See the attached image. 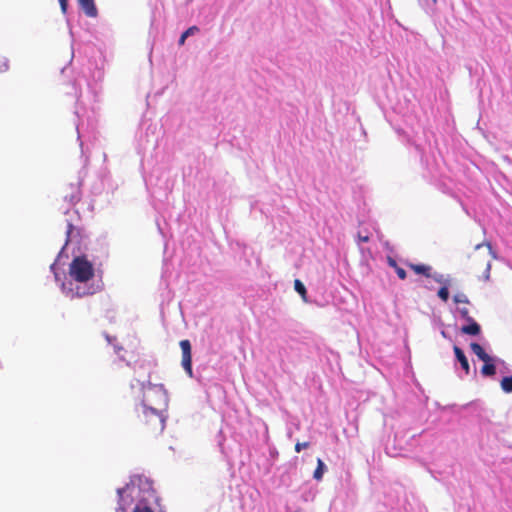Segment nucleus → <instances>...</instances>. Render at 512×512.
<instances>
[{
    "instance_id": "7",
    "label": "nucleus",
    "mask_w": 512,
    "mask_h": 512,
    "mask_svg": "<svg viewBox=\"0 0 512 512\" xmlns=\"http://www.w3.org/2000/svg\"><path fill=\"white\" fill-rule=\"evenodd\" d=\"M453 351L455 354L456 359L460 362V365L462 369L465 371V374L468 375L470 373V366L467 357L465 356L463 350L458 347L454 346Z\"/></svg>"
},
{
    "instance_id": "4",
    "label": "nucleus",
    "mask_w": 512,
    "mask_h": 512,
    "mask_svg": "<svg viewBox=\"0 0 512 512\" xmlns=\"http://www.w3.org/2000/svg\"><path fill=\"white\" fill-rule=\"evenodd\" d=\"M179 345H180V348L182 351V361H181L182 367L184 368V370L186 371L188 376L192 377L193 371H192L191 343L189 340L185 339V340H181Z\"/></svg>"
},
{
    "instance_id": "22",
    "label": "nucleus",
    "mask_w": 512,
    "mask_h": 512,
    "mask_svg": "<svg viewBox=\"0 0 512 512\" xmlns=\"http://www.w3.org/2000/svg\"><path fill=\"white\" fill-rule=\"evenodd\" d=\"M133 512H153V510L148 506H136Z\"/></svg>"
},
{
    "instance_id": "21",
    "label": "nucleus",
    "mask_w": 512,
    "mask_h": 512,
    "mask_svg": "<svg viewBox=\"0 0 512 512\" xmlns=\"http://www.w3.org/2000/svg\"><path fill=\"white\" fill-rule=\"evenodd\" d=\"M357 238L358 242H368L370 240V235L368 233L363 235L362 233L359 232Z\"/></svg>"
},
{
    "instance_id": "18",
    "label": "nucleus",
    "mask_w": 512,
    "mask_h": 512,
    "mask_svg": "<svg viewBox=\"0 0 512 512\" xmlns=\"http://www.w3.org/2000/svg\"><path fill=\"white\" fill-rule=\"evenodd\" d=\"M430 278H433L438 283L447 285V280L444 278L442 274L432 273V276Z\"/></svg>"
},
{
    "instance_id": "19",
    "label": "nucleus",
    "mask_w": 512,
    "mask_h": 512,
    "mask_svg": "<svg viewBox=\"0 0 512 512\" xmlns=\"http://www.w3.org/2000/svg\"><path fill=\"white\" fill-rule=\"evenodd\" d=\"M309 446H310V443H309V442H302V443L297 442V443L295 444V451H296V452H300L301 450L306 449V448H308Z\"/></svg>"
},
{
    "instance_id": "15",
    "label": "nucleus",
    "mask_w": 512,
    "mask_h": 512,
    "mask_svg": "<svg viewBox=\"0 0 512 512\" xmlns=\"http://www.w3.org/2000/svg\"><path fill=\"white\" fill-rule=\"evenodd\" d=\"M453 301L455 304H460V303L469 304L470 303L468 297L464 293H458V294L454 295Z\"/></svg>"
},
{
    "instance_id": "5",
    "label": "nucleus",
    "mask_w": 512,
    "mask_h": 512,
    "mask_svg": "<svg viewBox=\"0 0 512 512\" xmlns=\"http://www.w3.org/2000/svg\"><path fill=\"white\" fill-rule=\"evenodd\" d=\"M85 15L94 18L98 15L94 0H77Z\"/></svg>"
},
{
    "instance_id": "23",
    "label": "nucleus",
    "mask_w": 512,
    "mask_h": 512,
    "mask_svg": "<svg viewBox=\"0 0 512 512\" xmlns=\"http://www.w3.org/2000/svg\"><path fill=\"white\" fill-rule=\"evenodd\" d=\"M59 3H60L62 12L65 13L67 11L68 0H59Z\"/></svg>"
},
{
    "instance_id": "25",
    "label": "nucleus",
    "mask_w": 512,
    "mask_h": 512,
    "mask_svg": "<svg viewBox=\"0 0 512 512\" xmlns=\"http://www.w3.org/2000/svg\"><path fill=\"white\" fill-rule=\"evenodd\" d=\"M154 387H155V385L152 384L149 380L147 381V383H143L142 384V388L143 389H146V388L151 389V388H154Z\"/></svg>"
},
{
    "instance_id": "20",
    "label": "nucleus",
    "mask_w": 512,
    "mask_h": 512,
    "mask_svg": "<svg viewBox=\"0 0 512 512\" xmlns=\"http://www.w3.org/2000/svg\"><path fill=\"white\" fill-rule=\"evenodd\" d=\"M395 272H396L397 276H398L401 280L406 279L407 274H406V271H405L403 268H401V267H399V266H398V267H396Z\"/></svg>"
},
{
    "instance_id": "14",
    "label": "nucleus",
    "mask_w": 512,
    "mask_h": 512,
    "mask_svg": "<svg viewBox=\"0 0 512 512\" xmlns=\"http://www.w3.org/2000/svg\"><path fill=\"white\" fill-rule=\"evenodd\" d=\"M501 389L505 393H511L512 392V375L508 377H504L500 382Z\"/></svg>"
},
{
    "instance_id": "8",
    "label": "nucleus",
    "mask_w": 512,
    "mask_h": 512,
    "mask_svg": "<svg viewBox=\"0 0 512 512\" xmlns=\"http://www.w3.org/2000/svg\"><path fill=\"white\" fill-rule=\"evenodd\" d=\"M467 322H468V325H463L461 327V333H463L465 335H472V336L479 335L481 332L480 325L474 319H471Z\"/></svg>"
},
{
    "instance_id": "3",
    "label": "nucleus",
    "mask_w": 512,
    "mask_h": 512,
    "mask_svg": "<svg viewBox=\"0 0 512 512\" xmlns=\"http://www.w3.org/2000/svg\"><path fill=\"white\" fill-rule=\"evenodd\" d=\"M492 247L489 242L477 244L472 254L469 255L471 268L479 271L483 270V277L485 280L489 279L491 261H492Z\"/></svg>"
},
{
    "instance_id": "26",
    "label": "nucleus",
    "mask_w": 512,
    "mask_h": 512,
    "mask_svg": "<svg viewBox=\"0 0 512 512\" xmlns=\"http://www.w3.org/2000/svg\"><path fill=\"white\" fill-rule=\"evenodd\" d=\"M123 489H118V494L121 495L123 493Z\"/></svg>"
},
{
    "instance_id": "10",
    "label": "nucleus",
    "mask_w": 512,
    "mask_h": 512,
    "mask_svg": "<svg viewBox=\"0 0 512 512\" xmlns=\"http://www.w3.org/2000/svg\"><path fill=\"white\" fill-rule=\"evenodd\" d=\"M326 469V466L324 462L318 458L317 459V467L313 473V477L315 480L320 481L323 478L324 471Z\"/></svg>"
},
{
    "instance_id": "2",
    "label": "nucleus",
    "mask_w": 512,
    "mask_h": 512,
    "mask_svg": "<svg viewBox=\"0 0 512 512\" xmlns=\"http://www.w3.org/2000/svg\"><path fill=\"white\" fill-rule=\"evenodd\" d=\"M140 429L149 435H159L165 428V417L162 413L142 403L137 414Z\"/></svg>"
},
{
    "instance_id": "11",
    "label": "nucleus",
    "mask_w": 512,
    "mask_h": 512,
    "mask_svg": "<svg viewBox=\"0 0 512 512\" xmlns=\"http://www.w3.org/2000/svg\"><path fill=\"white\" fill-rule=\"evenodd\" d=\"M481 373L483 376H493L496 373V367L491 362H484V365L481 368Z\"/></svg>"
},
{
    "instance_id": "17",
    "label": "nucleus",
    "mask_w": 512,
    "mask_h": 512,
    "mask_svg": "<svg viewBox=\"0 0 512 512\" xmlns=\"http://www.w3.org/2000/svg\"><path fill=\"white\" fill-rule=\"evenodd\" d=\"M458 311H459V313H460L461 317H462L463 319H465L466 321H469V320L473 319V318L470 316V312H469L468 308H466V307L458 308Z\"/></svg>"
},
{
    "instance_id": "12",
    "label": "nucleus",
    "mask_w": 512,
    "mask_h": 512,
    "mask_svg": "<svg viewBox=\"0 0 512 512\" xmlns=\"http://www.w3.org/2000/svg\"><path fill=\"white\" fill-rule=\"evenodd\" d=\"M294 289L296 290V292H298L302 299L306 302L307 301V290L304 286V284L299 280V279H296L294 281Z\"/></svg>"
},
{
    "instance_id": "1",
    "label": "nucleus",
    "mask_w": 512,
    "mask_h": 512,
    "mask_svg": "<svg viewBox=\"0 0 512 512\" xmlns=\"http://www.w3.org/2000/svg\"><path fill=\"white\" fill-rule=\"evenodd\" d=\"M69 275L77 282L74 288H69L64 291L67 296L71 298H81L89 295H93L97 292V287L93 285L82 287L80 284L87 283L94 277L93 264L85 256L75 257L69 265ZM63 290H65V284H62Z\"/></svg>"
},
{
    "instance_id": "16",
    "label": "nucleus",
    "mask_w": 512,
    "mask_h": 512,
    "mask_svg": "<svg viewBox=\"0 0 512 512\" xmlns=\"http://www.w3.org/2000/svg\"><path fill=\"white\" fill-rule=\"evenodd\" d=\"M438 297L446 302L448 299H449V290H448V287L447 285H443L439 290H438Z\"/></svg>"
},
{
    "instance_id": "13",
    "label": "nucleus",
    "mask_w": 512,
    "mask_h": 512,
    "mask_svg": "<svg viewBox=\"0 0 512 512\" xmlns=\"http://www.w3.org/2000/svg\"><path fill=\"white\" fill-rule=\"evenodd\" d=\"M199 31V28L197 26H191L189 27L186 31H184L182 33V35L180 36L179 38V45L182 46L184 43H185V40L187 37H189L190 35H193L195 34L196 32Z\"/></svg>"
},
{
    "instance_id": "6",
    "label": "nucleus",
    "mask_w": 512,
    "mask_h": 512,
    "mask_svg": "<svg viewBox=\"0 0 512 512\" xmlns=\"http://www.w3.org/2000/svg\"><path fill=\"white\" fill-rule=\"evenodd\" d=\"M407 266L416 274L423 275L427 278L432 276L433 268L430 265L408 263Z\"/></svg>"
},
{
    "instance_id": "9",
    "label": "nucleus",
    "mask_w": 512,
    "mask_h": 512,
    "mask_svg": "<svg viewBox=\"0 0 512 512\" xmlns=\"http://www.w3.org/2000/svg\"><path fill=\"white\" fill-rule=\"evenodd\" d=\"M470 348L473 351V353L483 362L492 361V358L485 352V350L480 344L473 342L470 344Z\"/></svg>"
},
{
    "instance_id": "24",
    "label": "nucleus",
    "mask_w": 512,
    "mask_h": 512,
    "mask_svg": "<svg viewBox=\"0 0 512 512\" xmlns=\"http://www.w3.org/2000/svg\"><path fill=\"white\" fill-rule=\"evenodd\" d=\"M387 263L390 267L396 269V267H398L397 265V262L395 261V259H393L392 257H388L387 258Z\"/></svg>"
}]
</instances>
